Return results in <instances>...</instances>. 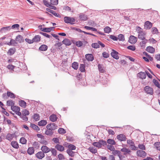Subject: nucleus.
I'll use <instances>...</instances> for the list:
<instances>
[{
    "label": "nucleus",
    "mask_w": 160,
    "mask_h": 160,
    "mask_svg": "<svg viewBox=\"0 0 160 160\" xmlns=\"http://www.w3.org/2000/svg\"><path fill=\"white\" fill-rule=\"evenodd\" d=\"M107 144L106 141L103 140H100L98 142H94L92 143L93 145L98 148H101L102 146L106 145Z\"/></svg>",
    "instance_id": "obj_1"
},
{
    "label": "nucleus",
    "mask_w": 160,
    "mask_h": 160,
    "mask_svg": "<svg viewBox=\"0 0 160 160\" xmlns=\"http://www.w3.org/2000/svg\"><path fill=\"white\" fill-rule=\"evenodd\" d=\"M64 22L66 23H70L71 25L74 24V22L75 21V19L73 17L65 16L64 18Z\"/></svg>",
    "instance_id": "obj_2"
},
{
    "label": "nucleus",
    "mask_w": 160,
    "mask_h": 160,
    "mask_svg": "<svg viewBox=\"0 0 160 160\" xmlns=\"http://www.w3.org/2000/svg\"><path fill=\"white\" fill-rule=\"evenodd\" d=\"M57 127L54 123H51L47 126L46 128L48 130L53 131L56 129Z\"/></svg>",
    "instance_id": "obj_3"
},
{
    "label": "nucleus",
    "mask_w": 160,
    "mask_h": 160,
    "mask_svg": "<svg viewBox=\"0 0 160 160\" xmlns=\"http://www.w3.org/2000/svg\"><path fill=\"white\" fill-rule=\"evenodd\" d=\"M144 90L145 92L147 94H149L152 95L153 93L152 88L148 86H145Z\"/></svg>",
    "instance_id": "obj_4"
},
{
    "label": "nucleus",
    "mask_w": 160,
    "mask_h": 160,
    "mask_svg": "<svg viewBox=\"0 0 160 160\" xmlns=\"http://www.w3.org/2000/svg\"><path fill=\"white\" fill-rule=\"evenodd\" d=\"M112 52H111V54L113 58L118 60L119 58V57L118 56L119 54L118 52L114 49H112Z\"/></svg>",
    "instance_id": "obj_5"
},
{
    "label": "nucleus",
    "mask_w": 160,
    "mask_h": 160,
    "mask_svg": "<svg viewBox=\"0 0 160 160\" xmlns=\"http://www.w3.org/2000/svg\"><path fill=\"white\" fill-rule=\"evenodd\" d=\"M35 156L37 158L41 159L45 157V154L42 151H40L37 152Z\"/></svg>",
    "instance_id": "obj_6"
},
{
    "label": "nucleus",
    "mask_w": 160,
    "mask_h": 160,
    "mask_svg": "<svg viewBox=\"0 0 160 160\" xmlns=\"http://www.w3.org/2000/svg\"><path fill=\"white\" fill-rule=\"evenodd\" d=\"M137 153L138 156L144 158L146 155V153L144 151L141 150H137Z\"/></svg>",
    "instance_id": "obj_7"
},
{
    "label": "nucleus",
    "mask_w": 160,
    "mask_h": 160,
    "mask_svg": "<svg viewBox=\"0 0 160 160\" xmlns=\"http://www.w3.org/2000/svg\"><path fill=\"white\" fill-rule=\"evenodd\" d=\"M137 41V38L134 36L131 35L130 36L129 40V42L132 44H135Z\"/></svg>",
    "instance_id": "obj_8"
},
{
    "label": "nucleus",
    "mask_w": 160,
    "mask_h": 160,
    "mask_svg": "<svg viewBox=\"0 0 160 160\" xmlns=\"http://www.w3.org/2000/svg\"><path fill=\"white\" fill-rule=\"evenodd\" d=\"M41 150L44 153H47L50 151V149L46 145L42 146L41 148Z\"/></svg>",
    "instance_id": "obj_9"
},
{
    "label": "nucleus",
    "mask_w": 160,
    "mask_h": 160,
    "mask_svg": "<svg viewBox=\"0 0 160 160\" xmlns=\"http://www.w3.org/2000/svg\"><path fill=\"white\" fill-rule=\"evenodd\" d=\"M117 137V139L121 141H125L127 139L125 136L122 134L118 135Z\"/></svg>",
    "instance_id": "obj_10"
},
{
    "label": "nucleus",
    "mask_w": 160,
    "mask_h": 160,
    "mask_svg": "<svg viewBox=\"0 0 160 160\" xmlns=\"http://www.w3.org/2000/svg\"><path fill=\"white\" fill-rule=\"evenodd\" d=\"M54 28V27H52L48 28H41L40 29L42 31L48 32H50L51 31H52L53 29Z\"/></svg>",
    "instance_id": "obj_11"
},
{
    "label": "nucleus",
    "mask_w": 160,
    "mask_h": 160,
    "mask_svg": "<svg viewBox=\"0 0 160 160\" xmlns=\"http://www.w3.org/2000/svg\"><path fill=\"white\" fill-rule=\"evenodd\" d=\"M85 56L86 59L89 61H92L94 60V57L92 54H87Z\"/></svg>",
    "instance_id": "obj_12"
},
{
    "label": "nucleus",
    "mask_w": 160,
    "mask_h": 160,
    "mask_svg": "<svg viewBox=\"0 0 160 160\" xmlns=\"http://www.w3.org/2000/svg\"><path fill=\"white\" fill-rule=\"evenodd\" d=\"M55 148L60 152H62L65 149L64 147L63 146L59 144H57L55 146Z\"/></svg>",
    "instance_id": "obj_13"
},
{
    "label": "nucleus",
    "mask_w": 160,
    "mask_h": 160,
    "mask_svg": "<svg viewBox=\"0 0 160 160\" xmlns=\"http://www.w3.org/2000/svg\"><path fill=\"white\" fill-rule=\"evenodd\" d=\"M16 136L15 133L11 134L8 133L6 136V138L10 141L12 140L13 138Z\"/></svg>",
    "instance_id": "obj_14"
},
{
    "label": "nucleus",
    "mask_w": 160,
    "mask_h": 160,
    "mask_svg": "<svg viewBox=\"0 0 160 160\" xmlns=\"http://www.w3.org/2000/svg\"><path fill=\"white\" fill-rule=\"evenodd\" d=\"M16 51V49L15 48H10L7 52V53L9 55L11 56Z\"/></svg>",
    "instance_id": "obj_15"
},
{
    "label": "nucleus",
    "mask_w": 160,
    "mask_h": 160,
    "mask_svg": "<svg viewBox=\"0 0 160 160\" xmlns=\"http://www.w3.org/2000/svg\"><path fill=\"white\" fill-rule=\"evenodd\" d=\"M5 44H7L9 46H11L13 44V46H15L16 45L18 44V43L14 40L11 39L10 42H6Z\"/></svg>",
    "instance_id": "obj_16"
},
{
    "label": "nucleus",
    "mask_w": 160,
    "mask_h": 160,
    "mask_svg": "<svg viewBox=\"0 0 160 160\" xmlns=\"http://www.w3.org/2000/svg\"><path fill=\"white\" fill-rule=\"evenodd\" d=\"M152 26V23L149 21L145 22L144 25V28L145 29H148L151 28Z\"/></svg>",
    "instance_id": "obj_17"
},
{
    "label": "nucleus",
    "mask_w": 160,
    "mask_h": 160,
    "mask_svg": "<svg viewBox=\"0 0 160 160\" xmlns=\"http://www.w3.org/2000/svg\"><path fill=\"white\" fill-rule=\"evenodd\" d=\"M63 44H65L66 46H70L72 42L68 38H65L62 41Z\"/></svg>",
    "instance_id": "obj_18"
},
{
    "label": "nucleus",
    "mask_w": 160,
    "mask_h": 160,
    "mask_svg": "<svg viewBox=\"0 0 160 160\" xmlns=\"http://www.w3.org/2000/svg\"><path fill=\"white\" fill-rule=\"evenodd\" d=\"M138 76L140 78L143 79L146 78V74L145 73L141 72L138 74Z\"/></svg>",
    "instance_id": "obj_19"
},
{
    "label": "nucleus",
    "mask_w": 160,
    "mask_h": 160,
    "mask_svg": "<svg viewBox=\"0 0 160 160\" xmlns=\"http://www.w3.org/2000/svg\"><path fill=\"white\" fill-rule=\"evenodd\" d=\"M34 151L35 150L33 147H31L28 148L27 153L30 155H31L34 153Z\"/></svg>",
    "instance_id": "obj_20"
},
{
    "label": "nucleus",
    "mask_w": 160,
    "mask_h": 160,
    "mask_svg": "<svg viewBox=\"0 0 160 160\" xmlns=\"http://www.w3.org/2000/svg\"><path fill=\"white\" fill-rule=\"evenodd\" d=\"M11 29V28L10 26L3 27L1 29L0 31L2 32H5L9 31Z\"/></svg>",
    "instance_id": "obj_21"
},
{
    "label": "nucleus",
    "mask_w": 160,
    "mask_h": 160,
    "mask_svg": "<svg viewBox=\"0 0 160 160\" xmlns=\"http://www.w3.org/2000/svg\"><path fill=\"white\" fill-rule=\"evenodd\" d=\"M146 50L148 52L152 53H153L155 51L154 48L151 46H148Z\"/></svg>",
    "instance_id": "obj_22"
},
{
    "label": "nucleus",
    "mask_w": 160,
    "mask_h": 160,
    "mask_svg": "<svg viewBox=\"0 0 160 160\" xmlns=\"http://www.w3.org/2000/svg\"><path fill=\"white\" fill-rule=\"evenodd\" d=\"M16 40L19 42H23L24 41L22 36L20 35H18L16 38Z\"/></svg>",
    "instance_id": "obj_23"
},
{
    "label": "nucleus",
    "mask_w": 160,
    "mask_h": 160,
    "mask_svg": "<svg viewBox=\"0 0 160 160\" xmlns=\"http://www.w3.org/2000/svg\"><path fill=\"white\" fill-rule=\"evenodd\" d=\"M79 18L81 21H85L88 19L87 16L85 15V14L82 13L80 14Z\"/></svg>",
    "instance_id": "obj_24"
},
{
    "label": "nucleus",
    "mask_w": 160,
    "mask_h": 160,
    "mask_svg": "<svg viewBox=\"0 0 160 160\" xmlns=\"http://www.w3.org/2000/svg\"><path fill=\"white\" fill-rule=\"evenodd\" d=\"M19 104L20 106L23 108H25L26 106V102L24 100H20L19 101Z\"/></svg>",
    "instance_id": "obj_25"
},
{
    "label": "nucleus",
    "mask_w": 160,
    "mask_h": 160,
    "mask_svg": "<svg viewBox=\"0 0 160 160\" xmlns=\"http://www.w3.org/2000/svg\"><path fill=\"white\" fill-rule=\"evenodd\" d=\"M48 48V46L45 44L41 45L39 48V50L41 51H46Z\"/></svg>",
    "instance_id": "obj_26"
},
{
    "label": "nucleus",
    "mask_w": 160,
    "mask_h": 160,
    "mask_svg": "<svg viewBox=\"0 0 160 160\" xmlns=\"http://www.w3.org/2000/svg\"><path fill=\"white\" fill-rule=\"evenodd\" d=\"M146 32L138 34V38L141 40H143L145 38V36H146Z\"/></svg>",
    "instance_id": "obj_27"
},
{
    "label": "nucleus",
    "mask_w": 160,
    "mask_h": 160,
    "mask_svg": "<svg viewBox=\"0 0 160 160\" xmlns=\"http://www.w3.org/2000/svg\"><path fill=\"white\" fill-rule=\"evenodd\" d=\"M57 118L56 115L53 114L49 117L50 120L52 122H54L57 121Z\"/></svg>",
    "instance_id": "obj_28"
},
{
    "label": "nucleus",
    "mask_w": 160,
    "mask_h": 160,
    "mask_svg": "<svg viewBox=\"0 0 160 160\" xmlns=\"http://www.w3.org/2000/svg\"><path fill=\"white\" fill-rule=\"evenodd\" d=\"M11 144L13 148L16 149H18L19 147L18 144L16 141H12L11 142Z\"/></svg>",
    "instance_id": "obj_29"
},
{
    "label": "nucleus",
    "mask_w": 160,
    "mask_h": 160,
    "mask_svg": "<svg viewBox=\"0 0 160 160\" xmlns=\"http://www.w3.org/2000/svg\"><path fill=\"white\" fill-rule=\"evenodd\" d=\"M7 94L8 97H9L11 98H14L15 97V94L11 92L8 91Z\"/></svg>",
    "instance_id": "obj_30"
},
{
    "label": "nucleus",
    "mask_w": 160,
    "mask_h": 160,
    "mask_svg": "<svg viewBox=\"0 0 160 160\" xmlns=\"http://www.w3.org/2000/svg\"><path fill=\"white\" fill-rule=\"evenodd\" d=\"M41 40V37L39 35H36L35 36L34 38H33V40L34 42H38L40 41Z\"/></svg>",
    "instance_id": "obj_31"
},
{
    "label": "nucleus",
    "mask_w": 160,
    "mask_h": 160,
    "mask_svg": "<svg viewBox=\"0 0 160 160\" xmlns=\"http://www.w3.org/2000/svg\"><path fill=\"white\" fill-rule=\"evenodd\" d=\"M32 147H33L34 148L38 149L39 148L40 144L37 142H33L32 144Z\"/></svg>",
    "instance_id": "obj_32"
},
{
    "label": "nucleus",
    "mask_w": 160,
    "mask_h": 160,
    "mask_svg": "<svg viewBox=\"0 0 160 160\" xmlns=\"http://www.w3.org/2000/svg\"><path fill=\"white\" fill-rule=\"evenodd\" d=\"M72 67L74 69L77 70L78 68V63L74 62L72 64Z\"/></svg>",
    "instance_id": "obj_33"
},
{
    "label": "nucleus",
    "mask_w": 160,
    "mask_h": 160,
    "mask_svg": "<svg viewBox=\"0 0 160 160\" xmlns=\"http://www.w3.org/2000/svg\"><path fill=\"white\" fill-rule=\"evenodd\" d=\"M47 123V122L45 120H42L38 122V125L39 126H44Z\"/></svg>",
    "instance_id": "obj_34"
},
{
    "label": "nucleus",
    "mask_w": 160,
    "mask_h": 160,
    "mask_svg": "<svg viewBox=\"0 0 160 160\" xmlns=\"http://www.w3.org/2000/svg\"><path fill=\"white\" fill-rule=\"evenodd\" d=\"M88 149L91 152H92V153L95 154L97 152V149L95 148L92 147H89Z\"/></svg>",
    "instance_id": "obj_35"
},
{
    "label": "nucleus",
    "mask_w": 160,
    "mask_h": 160,
    "mask_svg": "<svg viewBox=\"0 0 160 160\" xmlns=\"http://www.w3.org/2000/svg\"><path fill=\"white\" fill-rule=\"evenodd\" d=\"M121 151L124 152V154L125 155H126L127 154L126 153H125V152L128 154H130V153L131 152L130 150L126 148H122L121 149Z\"/></svg>",
    "instance_id": "obj_36"
},
{
    "label": "nucleus",
    "mask_w": 160,
    "mask_h": 160,
    "mask_svg": "<svg viewBox=\"0 0 160 160\" xmlns=\"http://www.w3.org/2000/svg\"><path fill=\"white\" fill-rule=\"evenodd\" d=\"M15 104V102L12 100H9L7 102V105L8 106H12Z\"/></svg>",
    "instance_id": "obj_37"
},
{
    "label": "nucleus",
    "mask_w": 160,
    "mask_h": 160,
    "mask_svg": "<svg viewBox=\"0 0 160 160\" xmlns=\"http://www.w3.org/2000/svg\"><path fill=\"white\" fill-rule=\"evenodd\" d=\"M30 127L35 130H36L37 131H39L40 130V129L38 127L34 124L31 123Z\"/></svg>",
    "instance_id": "obj_38"
},
{
    "label": "nucleus",
    "mask_w": 160,
    "mask_h": 160,
    "mask_svg": "<svg viewBox=\"0 0 160 160\" xmlns=\"http://www.w3.org/2000/svg\"><path fill=\"white\" fill-rule=\"evenodd\" d=\"M85 66L84 64H81L80 65L79 69L82 72H84L85 71Z\"/></svg>",
    "instance_id": "obj_39"
},
{
    "label": "nucleus",
    "mask_w": 160,
    "mask_h": 160,
    "mask_svg": "<svg viewBox=\"0 0 160 160\" xmlns=\"http://www.w3.org/2000/svg\"><path fill=\"white\" fill-rule=\"evenodd\" d=\"M118 39L120 41H124L125 40L124 37L123 35L120 34L118 36Z\"/></svg>",
    "instance_id": "obj_40"
},
{
    "label": "nucleus",
    "mask_w": 160,
    "mask_h": 160,
    "mask_svg": "<svg viewBox=\"0 0 160 160\" xmlns=\"http://www.w3.org/2000/svg\"><path fill=\"white\" fill-rule=\"evenodd\" d=\"M104 32L106 33H109L112 31L111 28L108 26L105 27L104 28Z\"/></svg>",
    "instance_id": "obj_41"
},
{
    "label": "nucleus",
    "mask_w": 160,
    "mask_h": 160,
    "mask_svg": "<svg viewBox=\"0 0 160 160\" xmlns=\"http://www.w3.org/2000/svg\"><path fill=\"white\" fill-rule=\"evenodd\" d=\"M66 152L68 153V155L71 157H73L74 156L75 152L72 150H67Z\"/></svg>",
    "instance_id": "obj_42"
},
{
    "label": "nucleus",
    "mask_w": 160,
    "mask_h": 160,
    "mask_svg": "<svg viewBox=\"0 0 160 160\" xmlns=\"http://www.w3.org/2000/svg\"><path fill=\"white\" fill-rule=\"evenodd\" d=\"M27 140L24 137H22L20 139V142L23 144H26L27 143Z\"/></svg>",
    "instance_id": "obj_43"
},
{
    "label": "nucleus",
    "mask_w": 160,
    "mask_h": 160,
    "mask_svg": "<svg viewBox=\"0 0 160 160\" xmlns=\"http://www.w3.org/2000/svg\"><path fill=\"white\" fill-rule=\"evenodd\" d=\"M54 132L52 131L49 130L47 129L46 130L45 134L51 136L53 134Z\"/></svg>",
    "instance_id": "obj_44"
},
{
    "label": "nucleus",
    "mask_w": 160,
    "mask_h": 160,
    "mask_svg": "<svg viewBox=\"0 0 160 160\" xmlns=\"http://www.w3.org/2000/svg\"><path fill=\"white\" fill-rule=\"evenodd\" d=\"M107 142L109 144L114 145L115 144V142L114 140L113 139H108Z\"/></svg>",
    "instance_id": "obj_45"
},
{
    "label": "nucleus",
    "mask_w": 160,
    "mask_h": 160,
    "mask_svg": "<svg viewBox=\"0 0 160 160\" xmlns=\"http://www.w3.org/2000/svg\"><path fill=\"white\" fill-rule=\"evenodd\" d=\"M58 132L60 134H63L66 133V130L62 128H60L58 130Z\"/></svg>",
    "instance_id": "obj_46"
},
{
    "label": "nucleus",
    "mask_w": 160,
    "mask_h": 160,
    "mask_svg": "<svg viewBox=\"0 0 160 160\" xmlns=\"http://www.w3.org/2000/svg\"><path fill=\"white\" fill-rule=\"evenodd\" d=\"M147 42L148 40L145 38L144 39L142 40V41L140 42V45L141 47H143Z\"/></svg>",
    "instance_id": "obj_47"
},
{
    "label": "nucleus",
    "mask_w": 160,
    "mask_h": 160,
    "mask_svg": "<svg viewBox=\"0 0 160 160\" xmlns=\"http://www.w3.org/2000/svg\"><path fill=\"white\" fill-rule=\"evenodd\" d=\"M68 148V150H75L76 149V147L73 144H70L69 145Z\"/></svg>",
    "instance_id": "obj_48"
},
{
    "label": "nucleus",
    "mask_w": 160,
    "mask_h": 160,
    "mask_svg": "<svg viewBox=\"0 0 160 160\" xmlns=\"http://www.w3.org/2000/svg\"><path fill=\"white\" fill-rule=\"evenodd\" d=\"M50 150V151L52 153V155L55 156H56L57 154V150L53 148H51Z\"/></svg>",
    "instance_id": "obj_49"
},
{
    "label": "nucleus",
    "mask_w": 160,
    "mask_h": 160,
    "mask_svg": "<svg viewBox=\"0 0 160 160\" xmlns=\"http://www.w3.org/2000/svg\"><path fill=\"white\" fill-rule=\"evenodd\" d=\"M136 30L137 31L138 34L142 33L145 32H143V29L139 27H137Z\"/></svg>",
    "instance_id": "obj_50"
},
{
    "label": "nucleus",
    "mask_w": 160,
    "mask_h": 160,
    "mask_svg": "<svg viewBox=\"0 0 160 160\" xmlns=\"http://www.w3.org/2000/svg\"><path fill=\"white\" fill-rule=\"evenodd\" d=\"M76 45L78 47H81L83 45V43L82 41H78L76 42Z\"/></svg>",
    "instance_id": "obj_51"
},
{
    "label": "nucleus",
    "mask_w": 160,
    "mask_h": 160,
    "mask_svg": "<svg viewBox=\"0 0 160 160\" xmlns=\"http://www.w3.org/2000/svg\"><path fill=\"white\" fill-rule=\"evenodd\" d=\"M153 82L154 84L158 88H160V85L158 82L155 79H154L153 80Z\"/></svg>",
    "instance_id": "obj_52"
},
{
    "label": "nucleus",
    "mask_w": 160,
    "mask_h": 160,
    "mask_svg": "<svg viewBox=\"0 0 160 160\" xmlns=\"http://www.w3.org/2000/svg\"><path fill=\"white\" fill-rule=\"evenodd\" d=\"M58 3V0H50V4L53 5H57Z\"/></svg>",
    "instance_id": "obj_53"
},
{
    "label": "nucleus",
    "mask_w": 160,
    "mask_h": 160,
    "mask_svg": "<svg viewBox=\"0 0 160 160\" xmlns=\"http://www.w3.org/2000/svg\"><path fill=\"white\" fill-rule=\"evenodd\" d=\"M112 151V153L114 155H116L117 154L118 156V155H119L121 153V152L119 151L115 150V149L114 150H113Z\"/></svg>",
    "instance_id": "obj_54"
},
{
    "label": "nucleus",
    "mask_w": 160,
    "mask_h": 160,
    "mask_svg": "<svg viewBox=\"0 0 160 160\" xmlns=\"http://www.w3.org/2000/svg\"><path fill=\"white\" fill-rule=\"evenodd\" d=\"M39 33L43 35L44 36L49 38H52V37L51 36L45 33H44L42 32H40Z\"/></svg>",
    "instance_id": "obj_55"
},
{
    "label": "nucleus",
    "mask_w": 160,
    "mask_h": 160,
    "mask_svg": "<svg viewBox=\"0 0 160 160\" xmlns=\"http://www.w3.org/2000/svg\"><path fill=\"white\" fill-rule=\"evenodd\" d=\"M127 48L132 51H134L136 49V47L134 45H130L128 46Z\"/></svg>",
    "instance_id": "obj_56"
},
{
    "label": "nucleus",
    "mask_w": 160,
    "mask_h": 160,
    "mask_svg": "<svg viewBox=\"0 0 160 160\" xmlns=\"http://www.w3.org/2000/svg\"><path fill=\"white\" fill-rule=\"evenodd\" d=\"M102 55L103 57L105 58H108L109 56V54L106 52H103L102 53Z\"/></svg>",
    "instance_id": "obj_57"
},
{
    "label": "nucleus",
    "mask_w": 160,
    "mask_h": 160,
    "mask_svg": "<svg viewBox=\"0 0 160 160\" xmlns=\"http://www.w3.org/2000/svg\"><path fill=\"white\" fill-rule=\"evenodd\" d=\"M92 46L95 48H99V44L98 43H92Z\"/></svg>",
    "instance_id": "obj_58"
},
{
    "label": "nucleus",
    "mask_w": 160,
    "mask_h": 160,
    "mask_svg": "<svg viewBox=\"0 0 160 160\" xmlns=\"http://www.w3.org/2000/svg\"><path fill=\"white\" fill-rule=\"evenodd\" d=\"M34 119L35 121H38L39 120L40 117L39 114L36 113L34 114Z\"/></svg>",
    "instance_id": "obj_59"
},
{
    "label": "nucleus",
    "mask_w": 160,
    "mask_h": 160,
    "mask_svg": "<svg viewBox=\"0 0 160 160\" xmlns=\"http://www.w3.org/2000/svg\"><path fill=\"white\" fill-rule=\"evenodd\" d=\"M155 144L157 150H160V142H155Z\"/></svg>",
    "instance_id": "obj_60"
},
{
    "label": "nucleus",
    "mask_w": 160,
    "mask_h": 160,
    "mask_svg": "<svg viewBox=\"0 0 160 160\" xmlns=\"http://www.w3.org/2000/svg\"><path fill=\"white\" fill-rule=\"evenodd\" d=\"M98 67L100 72H104V70L103 69V68L102 67V66L100 64H99L98 65Z\"/></svg>",
    "instance_id": "obj_61"
},
{
    "label": "nucleus",
    "mask_w": 160,
    "mask_h": 160,
    "mask_svg": "<svg viewBox=\"0 0 160 160\" xmlns=\"http://www.w3.org/2000/svg\"><path fill=\"white\" fill-rule=\"evenodd\" d=\"M52 141L56 143H60L59 139L57 138H54L52 139Z\"/></svg>",
    "instance_id": "obj_62"
},
{
    "label": "nucleus",
    "mask_w": 160,
    "mask_h": 160,
    "mask_svg": "<svg viewBox=\"0 0 160 160\" xmlns=\"http://www.w3.org/2000/svg\"><path fill=\"white\" fill-rule=\"evenodd\" d=\"M39 142L41 143H42L45 145L48 144V142L47 141L44 140L43 139H41Z\"/></svg>",
    "instance_id": "obj_63"
},
{
    "label": "nucleus",
    "mask_w": 160,
    "mask_h": 160,
    "mask_svg": "<svg viewBox=\"0 0 160 160\" xmlns=\"http://www.w3.org/2000/svg\"><path fill=\"white\" fill-rule=\"evenodd\" d=\"M109 38L114 41L118 40L117 37L112 35H110Z\"/></svg>",
    "instance_id": "obj_64"
}]
</instances>
